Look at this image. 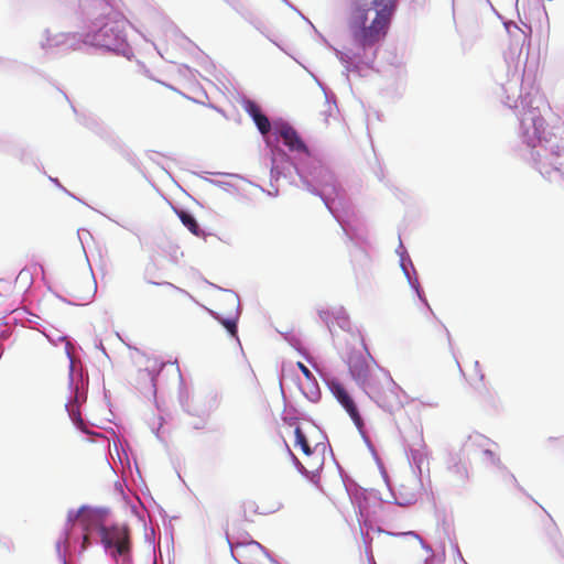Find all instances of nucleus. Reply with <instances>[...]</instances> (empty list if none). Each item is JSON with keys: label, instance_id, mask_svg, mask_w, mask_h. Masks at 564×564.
<instances>
[{"label": "nucleus", "instance_id": "f257e3e1", "mask_svg": "<svg viewBox=\"0 0 564 564\" xmlns=\"http://www.w3.org/2000/svg\"><path fill=\"white\" fill-rule=\"evenodd\" d=\"M347 364L352 379L379 406L390 412L401 406V388L388 371L360 352H351Z\"/></svg>", "mask_w": 564, "mask_h": 564}, {"label": "nucleus", "instance_id": "f03ea898", "mask_svg": "<svg viewBox=\"0 0 564 564\" xmlns=\"http://www.w3.org/2000/svg\"><path fill=\"white\" fill-rule=\"evenodd\" d=\"M398 0H372L371 7L357 6L350 15L355 35H386Z\"/></svg>", "mask_w": 564, "mask_h": 564}, {"label": "nucleus", "instance_id": "7ed1b4c3", "mask_svg": "<svg viewBox=\"0 0 564 564\" xmlns=\"http://www.w3.org/2000/svg\"><path fill=\"white\" fill-rule=\"evenodd\" d=\"M523 141L530 148L544 147L552 141L553 134L546 130L545 119L530 111L521 121Z\"/></svg>", "mask_w": 564, "mask_h": 564}, {"label": "nucleus", "instance_id": "20e7f679", "mask_svg": "<svg viewBox=\"0 0 564 564\" xmlns=\"http://www.w3.org/2000/svg\"><path fill=\"white\" fill-rule=\"evenodd\" d=\"M101 543L106 549L115 547L113 556L129 555L130 552V531L126 524H115L111 527L101 525L99 528Z\"/></svg>", "mask_w": 564, "mask_h": 564}, {"label": "nucleus", "instance_id": "39448f33", "mask_svg": "<svg viewBox=\"0 0 564 564\" xmlns=\"http://www.w3.org/2000/svg\"><path fill=\"white\" fill-rule=\"evenodd\" d=\"M231 552L239 564H268L272 562L264 547L256 541L237 543Z\"/></svg>", "mask_w": 564, "mask_h": 564}, {"label": "nucleus", "instance_id": "423d86ee", "mask_svg": "<svg viewBox=\"0 0 564 564\" xmlns=\"http://www.w3.org/2000/svg\"><path fill=\"white\" fill-rule=\"evenodd\" d=\"M95 292V280L88 274L74 278L67 282V293L76 301H88L94 296Z\"/></svg>", "mask_w": 564, "mask_h": 564}, {"label": "nucleus", "instance_id": "0eeeda50", "mask_svg": "<svg viewBox=\"0 0 564 564\" xmlns=\"http://www.w3.org/2000/svg\"><path fill=\"white\" fill-rule=\"evenodd\" d=\"M332 392L340 403V405L346 410L355 425L360 430L364 427V421L360 416L358 408L350 397L345 387L339 382H333L330 386Z\"/></svg>", "mask_w": 564, "mask_h": 564}, {"label": "nucleus", "instance_id": "6e6552de", "mask_svg": "<svg viewBox=\"0 0 564 564\" xmlns=\"http://www.w3.org/2000/svg\"><path fill=\"white\" fill-rule=\"evenodd\" d=\"M279 135L290 151L310 155L307 147L293 127L289 124L281 126Z\"/></svg>", "mask_w": 564, "mask_h": 564}, {"label": "nucleus", "instance_id": "1a4fd4ad", "mask_svg": "<svg viewBox=\"0 0 564 564\" xmlns=\"http://www.w3.org/2000/svg\"><path fill=\"white\" fill-rule=\"evenodd\" d=\"M226 302L230 306V312L227 317L221 318L220 316H217V318L220 321V323L224 325V327L230 333L232 336H237V317H238V299L231 294L227 295ZM220 315L221 313H217Z\"/></svg>", "mask_w": 564, "mask_h": 564}, {"label": "nucleus", "instance_id": "9d476101", "mask_svg": "<svg viewBox=\"0 0 564 564\" xmlns=\"http://www.w3.org/2000/svg\"><path fill=\"white\" fill-rule=\"evenodd\" d=\"M349 259L352 270L356 273H365L370 264V257L367 251L358 246H354L349 250Z\"/></svg>", "mask_w": 564, "mask_h": 564}, {"label": "nucleus", "instance_id": "9b49d317", "mask_svg": "<svg viewBox=\"0 0 564 564\" xmlns=\"http://www.w3.org/2000/svg\"><path fill=\"white\" fill-rule=\"evenodd\" d=\"M245 109L252 117L259 131L262 134H267L271 129V124L267 116L261 112L260 107L256 102L249 100L246 104Z\"/></svg>", "mask_w": 564, "mask_h": 564}, {"label": "nucleus", "instance_id": "f8f14e48", "mask_svg": "<svg viewBox=\"0 0 564 564\" xmlns=\"http://www.w3.org/2000/svg\"><path fill=\"white\" fill-rule=\"evenodd\" d=\"M176 214L182 224L195 236L202 237L204 232L200 230L196 219L192 214L183 209L176 210Z\"/></svg>", "mask_w": 564, "mask_h": 564}, {"label": "nucleus", "instance_id": "ddd939ff", "mask_svg": "<svg viewBox=\"0 0 564 564\" xmlns=\"http://www.w3.org/2000/svg\"><path fill=\"white\" fill-rule=\"evenodd\" d=\"M294 434H295L294 446L300 447L306 457L313 456L314 449L311 448L308 441L300 426L295 427Z\"/></svg>", "mask_w": 564, "mask_h": 564}, {"label": "nucleus", "instance_id": "4468645a", "mask_svg": "<svg viewBox=\"0 0 564 564\" xmlns=\"http://www.w3.org/2000/svg\"><path fill=\"white\" fill-rule=\"evenodd\" d=\"M281 507H282V503L280 501L275 500L268 506H262L261 508H258L257 511L261 514H268V513H273V512L280 510Z\"/></svg>", "mask_w": 564, "mask_h": 564}, {"label": "nucleus", "instance_id": "2eb2a0df", "mask_svg": "<svg viewBox=\"0 0 564 564\" xmlns=\"http://www.w3.org/2000/svg\"><path fill=\"white\" fill-rule=\"evenodd\" d=\"M297 367H299V369L301 370V372L304 375V377L306 379H312L313 378L312 372L310 371V369L304 364L297 362Z\"/></svg>", "mask_w": 564, "mask_h": 564}, {"label": "nucleus", "instance_id": "dca6fc26", "mask_svg": "<svg viewBox=\"0 0 564 564\" xmlns=\"http://www.w3.org/2000/svg\"><path fill=\"white\" fill-rule=\"evenodd\" d=\"M307 465H308L311 468H316V467H318V466L321 465V459L316 456V457H315V462H314V463H312V464H311L310 462H307Z\"/></svg>", "mask_w": 564, "mask_h": 564}, {"label": "nucleus", "instance_id": "f3484780", "mask_svg": "<svg viewBox=\"0 0 564 564\" xmlns=\"http://www.w3.org/2000/svg\"><path fill=\"white\" fill-rule=\"evenodd\" d=\"M455 467H457L458 469H459V468H462V469H463V471H464L465 477L467 478V476H468V471H467V468H466V466H465V465L456 464V465H455Z\"/></svg>", "mask_w": 564, "mask_h": 564}, {"label": "nucleus", "instance_id": "a211bd4d", "mask_svg": "<svg viewBox=\"0 0 564 564\" xmlns=\"http://www.w3.org/2000/svg\"><path fill=\"white\" fill-rule=\"evenodd\" d=\"M89 545V538L87 534L84 535L83 539V547L86 549Z\"/></svg>", "mask_w": 564, "mask_h": 564}, {"label": "nucleus", "instance_id": "6ab92c4d", "mask_svg": "<svg viewBox=\"0 0 564 564\" xmlns=\"http://www.w3.org/2000/svg\"><path fill=\"white\" fill-rule=\"evenodd\" d=\"M558 145L551 147V151L558 155Z\"/></svg>", "mask_w": 564, "mask_h": 564}, {"label": "nucleus", "instance_id": "aec40b11", "mask_svg": "<svg viewBox=\"0 0 564 564\" xmlns=\"http://www.w3.org/2000/svg\"><path fill=\"white\" fill-rule=\"evenodd\" d=\"M405 534L406 535H412L414 538H419V535L416 533H414L413 531L406 532Z\"/></svg>", "mask_w": 564, "mask_h": 564}, {"label": "nucleus", "instance_id": "412c9836", "mask_svg": "<svg viewBox=\"0 0 564 564\" xmlns=\"http://www.w3.org/2000/svg\"><path fill=\"white\" fill-rule=\"evenodd\" d=\"M164 285H165L169 290L174 291V288H173V285H172V284H170V283H164Z\"/></svg>", "mask_w": 564, "mask_h": 564}, {"label": "nucleus", "instance_id": "4be33fe9", "mask_svg": "<svg viewBox=\"0 0 564 564\" xmlns=\"http://www.w3.org/2000/svg\"><path fill=\"white\" fill-rule=\"evenodd\" d=\"M87 516H82L80 521L86 522Z\"/></svg>", "mask_w": 564, "mask_h": 564}, {"label": "nucleus", "instance_id": "5701e85b", "mask_svg": "<svg viewBox=\"0 0 564 564\" xmlns=\"http://www.w3.org/2000/svg\"><path fill=\"white\" fill-rule=\"evenodd\" d=\"M551 527L557 533V529H556L555 524L551 523Z\"/></svg>", "mask_w": 564, "mask_h": 564}]
</instances>
